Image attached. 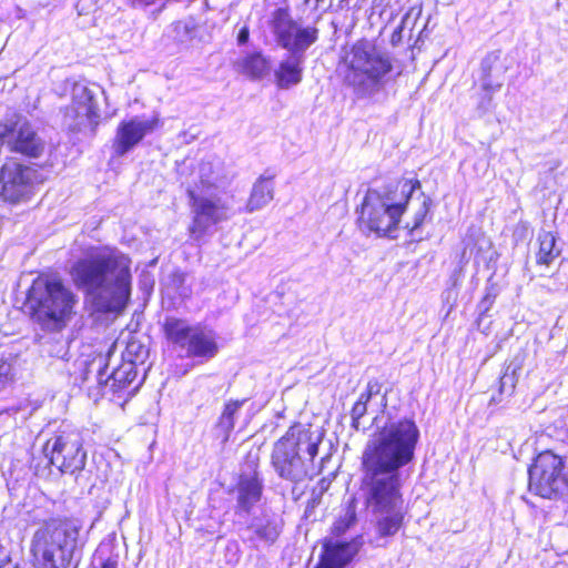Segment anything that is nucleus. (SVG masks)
<instances>
[{"mask_svg":"<svg viewBox=\"0 0 568 568\" xmlns=\"http://www.w3.org/2000/svg\"><path fill=\"white\" fill-rule=\"evenodd\" d=\"M419 429L415 422H392L367 442L362 457L361 493L376 535L385 545L403 527L406 516L402 469L415 456Z\"/></svg>","mask_w":568,"mask_h":568,"instance_id":"f257e3e1","label":"nucleus"},{"mask_svg":"<svg viewBox=\"0 0 568 568\" xmlns=\"http://www.w3.org/2000/svg\"><path fill=\"white\" fill-rule=\"evenodd\" d=\"M106 366L100 369L98 382L104 384L105 387H109L113 393H120L129 387L134 382L138 374L133 361H124L116 368L112 369L109 375H106Z\"/></svg>","mask_w":568,"mask_h":568,"instance_id":"aec40b11","label":"nucleus"},{"mask_svg":"<svg viewBox=\"0 0 568 568\" xmlns=\"http://www.w3.org/2000/svg\"><path fill=\"white\" fill-rule=\"evenodd\" d=\"M103 549L99 548L97 550L95 560L100 559L101 564L99 568H118V555L115 556H108L106 558H103Z\"/></svg>","mask_w":568,"mask_h":568,"instance_id":"c9c22d12","label":"nucleus"},{"mask_svg":"<svg viewBox=\"0 0 568 568\" xmlns=\"http://www.w3.org/2000/svg\"><path fill=\"white\" fill-rule=\"evenodd\" d=\"M420 14H422L420 7H412L403 17L402 28H406L409 24H410V28H413Z\"/></svg>","mask_w":568,"mask_h":568,"instance_id":"72a5a7b5","label":"nucleus"},{"mask_svg":"<svg viewBox=\"0 0 568 568\" xmlns=\"http://www.w3.org/2000/svg\"><path fill=\"white\" fill-rule=\"evenodd\" d=\"M73 113L78 125L85 122L97 123L99 119L98 108L93 101L92 92L84 85H75L72 92V105L68 114Z\"/></svg>","mask_w":568,"mask_h":568,"instance_id":"a211bd4d","label":"nucleus"},{"mask_svg":"<svg viewBox=\"0 0 568 568\" xmlns=\"http://www.w3.org/2000/svg\"><path fill=\"white\" fill-rule=\"evenodd\" d=\"M320 1H321V0H315V7H317V4H318V2H320Z\"/></svg>","mask_w":568,"mask_h":568,"instance_id":"a18cd8bd","label":"nucleus"},{"mask_svg":"<svg viewBox=\"0 0 568 568\" xmlns=\"http://www.w3.org/2000/svg\"><path fill=\"white\" fill-rule=\"evenodd\" d=\"M246 399L230 400L225 404L221 416L215 425L217 435L226 442L234 429L236 416Z\"/></svg>","mask_w":568,"mask_h":568,"instance_id":"b1692460","label":"nucleus"},{"mask_svg":"<svg viewBox=\"0 0 568 568\" xmlns=\"http://www.w3.org/2000/svg\"><path fill=\"white\" fill-rule=\"evenodd\" d=\"M0 146L27 158L38 159L45 150V142L26 118L13 114L0 121Z\"/></svg>","mask_w":568,"mask_h":568,"instance_id":"ddd939ff","label":"nucleus"},{"mask_svg":"<svg viewBox=\"0 0 568 568\" xmlns=\"http://www.w3.org/2000/svg\"><path fill=\"white\" fill-rule=\"evenodd\" d=\"M263 483V477L258 471V457L248 456L233 490L236 499V514L248 515L251 513L262 498Z\"/></svg>","mask_w":568,"mask_h":568,"instance_id":"4468645a","label":"nucleus"},{"mask_svg":"<svg viewBox=\"0 0 568 568\" xmlns=\"http://www.w3.org/2000/svg\"><path fill=\"white\" fill-rule=\"evenodd\" d=\"M344 84L357 100H375L395 73L394 58L367 40L356 41L344 55Z\"/></svg>","mask_w":568,"mask_h":568,"instance_id":"7ed1b4c3","label":"nucleus"},{"mask_svg":"<svg viewBox=\"0 0 568 568\" xmlns=\"http://www.w3.org/2000/svg\"><path fill=\"white\" fill-rule=\"evenodd\" d=\"M406 202H396V196L389 190L378 191L369 189L364 196L358 210L357 223L363 232H374L378 236H392L402 214L405 211Z\"/></svg>","mask_w":568,"mask_h":568,"instance_id":"1a4fd4ad","label":"nucleus"},{"mask_svg":"<svg viewBox=\"0 0 568 568\" xmlns=\"http://www.w3.org/2000/svg\"><path fill=\"white\" fill-rule=\"evenodd\" d=\"M503 87L501 82H495L494 80L487 79L480 83V93L478 95V102L476 111L479 116L491 112L496 104L494 103V94Z\"/></svg>","mask_w":568,"mask_h":568,"instance_id":"a878e982","label":"nucleus"},{"mask_svg":"<svg viewBox=\"0 0 568 568\" xmlns=\"http://www.w3.org/2000/svg\"><path fill=\"white\" fill-rule=\"evenodd\" d=\"M42 182L39 170L18 159L7 158L0 166V200L9 204L27 202Z\"/></svg>","mask_w":568,"mask_h":568,"instance_id":"9d476101","label":"nucleus"},{"mask_svg":"<svg viewBox=\"0 0 568 568\" xmlns=\"http://www.w3.org/2000/svg\"><path fill=\"white\" fill-rule=\"evenodd\" d=\"M516 371L517 368L511 365L506 367L503 376L499 378V397L493 396L491 402L499 403L503 396H510L514 393L517 384Z\"/></svg>","mask_w":568,"mask_h":568,"instance_id":"cd10ccee","label":"nucleus"},{"mask_svg":"<svg viewBox=\"0 0 568 568\" xmlns=\"http://www.w3.org/2000/svg\"><path fill=\"white\" fill-rule=\"evenodd\" d=\"M561 457L547 450L528 469L529 490L542 498H556L568 487V470L562 473Z\"/></svg>","mask_w":568,"mask_h":568,"instance_id":"f8f14e48","label":"nucleus"},{"mask_svg":"<svg viewBox=\"0 0 568 568\" xmlns=\"http://www.w3.org/2000/svg\"><path fill=\"white\" fill-rule=\"evenodd\" d=\"M420 195L423 197V201L414 215L413 225L412 226H409V224L406 225V229H409L410 233L416 231L424 223L425 217L429 211L430 203H432V200L428 196H425L424 193H422Z\"/></svg>","mask_w":568,"mask_h":568,"instance_id":"c756f323","label":"nucleus"},{"mask_svg":"<svg viewBox=\"0 0 568 568\" xmlns=\"http://www.w3.org/2000/svg\"><path fill=\"white\" fill-rule=\"evenodd\" d=\"M48 353L52 357H58V358L63 359L68 355L67 344L64 342H58L54 346V349H49Z\"/></svg>","mask_w":568,"mask_h":568,"instance_id":"58836bf2","label":"nucleus"},{"mask_svg":"<svg viewBox=\"0 0 568 568\" xmlns=\"http://www.w3.org/2000/svg\"><path fill=\"white\" fill-rule=\"evenodd\" d=\"M187 357L211 359L219 353L216 335L212 329L196 325L185 348Z\"/></svg>","mask_w":568,"mask_h":568,"instance_id":"6ab92c4d","label":"nucleus"},{"mask_svg":"<svg viewBox=\"0 0 568 568\" xmlns=\"http://www.w3.org/2000/svg\"><path fill=\"white\" fill-rule=\"evenodd\" d=\"M248 30L247 28H242L237 34L239 44H245L248 41Z\"/></svg>","mask_w":568,"mask_h":568,"instance_id":"a19ab883","label":"nucleus"},{"mask_svg":"<svg viewBox=\"0 0 568 568\" xmlns=\"http://www.w3.org/2000/svg\"><path fill=\"white\" fill-rule=\"evenodd\" d=\"M362 538L357 537L348 542H327L324 545L320 561L315 568H344L362 547Z\"/></svg>","mask_w":568,"mask_h":568,"instance_id":"dca6fc26","label":"nucleus"},{"mask_svg":"<svg viewBox=\"0 0 568 568\" xmlns=\"http://www.w3.org/2000/svg\"><path fill=\"white\" fill-rule=\"evenodd\" d=\"M210 163L200 165V187L187 189L191 203L192 223L189 227L190 237L195 242H202L205 236L212 235L220 223L227 221L232 215L230 204L213 191L217 189L211 178Z\"/></svg>","mask_w":568,"mask_h":568,"instance_id":"6e6552de","label":"nucleus"},{"mask_svg":"<svg viewBox=\"0 0 568 568\" xmlns=\"http://www.w3.org/2000/svg\"><path fill=\"white\" fill-rule=\"evenodd\" d=\"M78 296L61 278L38 276L28 293L31 316L42 331L61 332L75 314Z\"/></svg>","mask_w":568,"mask_h":568,"instance_id":"39448f33","label":"nucleus"},{"mask_svg":"<svg viewBox=\"0 0 568 568\" xmlns=\"http://www.w3.org/2000/svg\"><path fill=\"white\" fill-rule=\"evenodd\" d=\"M12 365L8 361L0 359V385L11 379Z\"/></svg>","mask_w":568,"mask_h":568,"instance_id":"4c0bfd02","label":"nucleus"},{"mask_svg":"<svg viewBox=\"0 0 568 568\" xmlns=\"http://www.w3.org/2000/svg\"><path fill=\"white\" fill-rule=\"evenodd\" d=\"M459 275H460V271H455L452 275V280H453V285L456 286L457 285V281L459 278Z\"/></svg>","mask_w":568,"mask_h":568,"instance_id":"79ce46f5","label":"nucleus"},{"mask_svg":"<svg viewBox=\"0 0 568 568\" xmlns=\"http://www.w3.org/2000/svg\"><path fill=\"white\" fill-rule=\"evenodd\" d=\"M311 0H304L305 4H310Z\"/></svg>","mask_w":568,"mask_h":568,"instance_id":"c03bdc74","label":"nucleus"},{"mask_svg":"<svg viewBox=\"0 0 568 568\" xmlns=\"http://www.w3.org/2000/svg\"><path fill=\"white\" fill-rule=\"evenodd\" d=\"M420 189V182L418 180H406L402 184L400 192L406 196V201L412 197L416 190Z\"/></svg>","mask_w":568,"mask_h":568,"instance_id":"e433bc0d","label":"nucleus"},{"mask_svg":"<svg viewBox=\"0 0 568 568\" xmlns=\"http://www.w3.org/2000/svg\"><path fill=\"white\" fill-rule=\"evenodd\" d=\"M43 453L50 464L63 474L77 475L84 469L87 463L83 438L77 429L58 432L47 440Z\"/></svg>","mask_w":568,"mask_h":568,"instance_id":"9b49d317","label":"nucleus"},{"mask_svg":"<svg viewBox=\"0 0 568 568\" xmlns=\"http://www.w3.org/2000/svg\"><path fill=\"white\" fill-rule=\"evenodd\" d=\"M538 251L536 262L538 265L549 266L561 253L557 245L556 236L551 232L541 231L537 237Z\"/></svg>","mask_w":568,"mask_h":568,"instance_id":"5701e85b","label":"nucleus"},{"mask_svg":"<svg viewBox=\"0 0 568 568\" xmlns=\"http://www.w3.org/2000/svg\"><path fill=\"white\" fill-rule=\"evenodd\" d=\"M382 405H383L384 407L387 405L386 393L383 395V398H382Z\"/></svg>","mask_w":568,"mask_h":568,"instance_id":"37998d69","label":"nucleus"},{"mask_svg":"<svg viewBox=\"0 0 568 568\" xmlns=\"http://www.w3.org/2000/svg\"><path fill=\"white\" fill-rule=\"evenodd\" d=\"M382 383L378 379H371L367 383L366 390L361 394L366 400H369L373 396L381 394Z\"/></svg>","mask_w":568,"mask_h":568,"instance_id":"f704fd0d","label":"nucleus"},{"mask_svg":"<svg viewBox=\"0 0 568 568\" xmlns=\"http://www.w3.org/2000/svg\"><path fill=\"white\" fill-rule=\"evenodd\" d=\"M160 125L158 114L152 116L136 115L119 123L113 140V152L116 156H124L133 150L144 136L153 133Z\"/></svg>","mask_w":568,"mask_h":568,"instance_id":"2eb2a0df","label":"nucleus"},{"mask_svg":"<svg viewBox=\"0 0 568 568\" xmlns=\"http://www.w3.org/2000/svg\"><path fill=\"white\" fill-rule=\"evenodd\" d=\"M274 197L273 176L261 175L253 184L250 199L246 204L248 212L261 210Z\"/></svg>","mask_w":568,"mask_h":568,"instance_id":"4be33fe9","label":"nucleus"},{"mask_svg":"<svg viewBox=\"0 0 568 568\" xmlns=\"http://www.w3.org/2000/svg\"><path fill=\"white\" fill-rule=\"evenodd\" d=\"M240 67L247 77L260 79L270 71V61L261 52H254L244 57Z\"/></svg>","mask_w":568,"mask_h":568,"instance_id":"393cba45","label":"nucleus"},{"mask_svg":"<svg viewBox=\"0 0 568 568\" xmlns=\"http://www.w3.org/2000/svg\"><path fill=\"white\" fill-rule=\"evenodd\" d=\"M156 0H125L132 8H146L155 3Z\"/></svg>","mask_w":568,"mask_h":568,"instance_id":"ea45409f","label":"nucleus"},{"mask_svg":"<svg viewBox=\"0 0 568 568\" xmlns=\"http://www.w3.org/2000/svg\"><path fill=\"white\" fill-rule=\"evenodd\" d=\"M369 400H366L364 397L359 396L357 402L354 404L352 408V426L358 430L359 429V420L361 418L366 414L367 412V403Z\"/></svg>","mask_w":568,"mask_h":568,"instance_id":"7c9ffc66","label":"nucleus"},{"mask_svg":"<svg viewBox=\"0 0 568 568\" xmlns=\"http://www.w3.org/2000/svg\"><path fill=\"white\" fill-rule=\"evenodd\" d=\"M357 500L355 497L349 498L347 501L344 514L339 516V518L334 524L333 531L337 535L344 534L349 527H352L357 521Z\"/></svg>","mask_w":568,"mask_h":568,"instance_id":"bb28decb","label":"nucleus"},{"mask_svg":"<svg viewBox=\"0 0 568 568\" xmlns=\"http://www.w3.org/2000/svg\"><path fill=\"white\" fill-rule=\"evenodd\" d=\"M185 278L186 275L182 272H174L172 274V284L179 291V295L183 297L190 294V290L186 286H184Z\"/></svg>","mask_w":568,"mask_h":568,"instance_id":"473e14b6","label":"nucleus"},{"mask_svg":"<svg viewBox=\"0 0 568 568\" xmlns=\"http://www.w3.org/2000/svg\"><path fill=\"white\" fill-rule=\"evenodd\" d=\"M271 29L276 43L287 51L274 71L276 84L280 89H290L302 81L305 52L318 40L320 31L314 26L301 27L283 8L274 11Z\"/></svg>","mask_w":568,"mask_h":568,"instance_id":"20e7f679","label":"nucleus"},{"mask_svg":"<svg viewBox=\"0 0 568 568\" xmlns=\"http://www.w3.org/2000/svg\"><path fill=\"white\" fill-rule=\"evenodd\" d=\"M322 434L310 426L295 424L275 442L271 465L277 476L297 484L310 473L314 457L318 453Z\"/></svg>","mask_w":568,"mask_h":568,"instance_id":"423d86ee","label":"nucleus"},{"mask_svg":"<svg viewBox=\"0 0 568 568\" xmlns=\"http://www.w3.org/2000/svg\"><path fill=\"white\" fill-rule=\"evenodd\" d=\"M498 59H499V55L497 52H490L483 59V61L480 63V71H481L480 82L481 83H483V81H485L487 79L493 80V77H491L493 65L495 62L498 61Z\"/></svg>","mask_w":568,"mask_h":568,"instance_id":"2f4dec72","label":"nucleus"},{"mask_svg":"<svg viewBox=\"0 0 568 568\" xmlns=\"http://www.w3.org/2000/svg\"><path fill=\"white\" fill-rule=\"evenodd\" d=\"M148 352L149 351L144 345H142L139 342L131 341L126 345V349H125L126 359L125 361H133L134 365L136 362L142 363L143 359L145 358V356L148 355Z\"/></svg>","mask_w":568,"mask_h":568,"instance_id":"c85d7f7f","label":"nucleus"},{"mask_svg":"<svg viewBox=\"0 0 568 568\" xmlns=\"http://www.w3.org/2000/svg\"><path fill=\"white\" fill-rule=\"evenodd\" d=\"M75 286L99 312H121L131 295V258L118 250L103 248L78 260L71 267Z\"/></svg>","mask_w":568,"mask_h":568,"instance_id":"f03ea898","label":"nucleus"},{"mask_svg":"<svg viewBox=\"0 0 568 568\" xmlns=\"http://www.w3.org/2000/svg\"><path fill=\"white\" fill-rule=\"evenodd\" d=\"M246 531L250 534V539L271 545L282 531V520L275 514L265 511L252 518Z\"/></svg>","mask_w":568,"mask_h":568,"instance_id":"f3484780","label":"nucleus"},{"mask_svg":"<svg viewBox=\"0 0 568 568\" xmlns=\"http://www.w3.org/2000/svg\"><path fill=\"white\" fill-rule=\"evenodd\" d=\"M195 328L196 326L190 325L187 321L176 317H168L163 325L168 341L182 349L186 348Z\"/></svg>","mask_w":568,"mask_h":568,"instance_id":"412c9836","label":"nucleus"},{"mask_svg":"<svg viewBox=\"0 0 568 568\" xmlns=\"http://www.w3.org/2000/svg\"><path fill=\"white\" fill-rule=\"evenodd\" d=\"M81 527L73 520H51L32 539L37 568H75L79 564Z\"/></svg>","mask_w":568,"mask_h":568,"instance_id":"0eeeda50","label":"nucleus"}]
</instances>
